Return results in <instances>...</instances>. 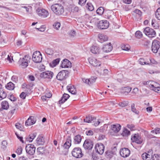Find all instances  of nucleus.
<instances>
[{
	"mask_svg": "<svg viewBox=\"0 0 160 160\" xmlns=\"http://www.w3.org/2000/svg\"><path fill=\"white\" fill-rule=\"evenodd\" d=\"M74 143L76 144H79L82 140V137L79 135L76 136L74 138Z\"/></svg>",
	"mask_w": 160,
	"mask_h": 160,
	"instance_id": "29",
	"label": "nucleus"
},
{
	"mask_svg": "<svg viewBox=\"0 0 160 160\" xmlns=\"http://www.w3.org/2000/svg\"><path fill=\"white\" fill-rule=\"evenodd\" d=\"M37 13L41 17L43 18L47 17L49 15L48 12L43 8H38L37 10Z\"/></svg>",
	"mask_w": 160,
	"mask_h": 160,
	"instance_id": "7",
	"label": "nucleus"
},
{
	"mask_svg": "<svg viewBox=\"0 0 160 160\" xmlns=\"http://www.w3.org/2000/svg\"><path fill=\"white\" fill-rule=\"evenodd\" d=\"M88 61L90 64L94 67H98L101 64V62L94 57L89 58Z\"/></svg>",
	"mask_w": 160,
	"mask_h": 160,
	"instance_id": "13",
	"label": "nucleus"
},
{
	"mask_svg": "<svg viewBox=\"0 0 160 160\" xmlns=\"http://www.w3.org/2000/svg\"><path fill=\"white\" fill-rule=\"evenodd\" d=\"M139 62L140 64L142 65L149 64V63L145 62L144 59L143 58H140L139 60Z\"/></svg>",
	"mask_w": 160,
	"mask_h": 160,
	"instance_id": "47",
	"label": "nucleus"
},
{
	"mask_svg": "<svg viewBox=\"0 0 160 160\" xmlns=\"http://www.w3.org/2000/svg\"><path fill=\"white\" fill-rule=\"evenodd\" d=\"M132 89V88L130 87H127L124 88L123 89L124 90V94L128 93L130 92Z\"/></svg>",
	"mask_w": 160,
	"mask_h": 160,
	"instance_id": "43",
	"label": "nucleus"
},
{
	"mask_svg": "<svg viewBox=\"0 0 160 160\" xmlns=\"http://www.w3.org/2000/svg\"><path fill=\"white\" fill-rule=\"evenodd\" d=\"M127 127L128 128L131 130H134V125L132 124H128L127 125Z\"/></svg>",
	"mask_w": 160,
	"mask_h": 160,
	"instance_id": "59",
	"label": "nucleus"
},
{
	"mask_svg": "<svg viewBox=\"0 0 160 160\" xmlns=\"http://www.w3.org/2000/svg\"><path fill=\"white\" fill-rule=\"evenodd\" d=\"M95 149L97 152L101 155L104 152V146L102 143H97L95 145Z\"/></svg>",
	"mask_w": 160,
	"mask_h": 160,
	"instance_id": "15",
	"label": "nucleus"
},
{
	"mask_svg": "<svg viewBox=\"0 0 160 160\" xmlns=\"http://www.w3.org/2000/svg\"><path fill=\"white\" fill-rule=\"evenodd\" d=\"M36 118L33 116H31L25 122L26 126H30L34 124L36 122Z\"/></svg>",
	"mask_w": 160,
	"mask_h": 160,
	"instance_id": "21",
	"label": "nucleus"
},
{
	"mask_svg": "<svg viewBox=\"0 0 160 160\" xmlns=\"http://www.w3.org/2000/svg\"><path fill=\"white\" fill-rule=\"evenodd\" d=\"M87 0H79L78 3L81 6L83 5L86 2Z\"/></svg>",
	"mask_w": 160,
	"mask_h": 160,
	"instance_id": "63",
	"label": "nucleus"
},
{
	"mask_svg": "<svg viewBox=\"0 0 160 160\" xmlns=\"http://www.w3.org/2000/svg\"><path fill=\"white\" fill-rule=\"evenodd\" d=\"M152 153V151H148V153L146 152L142 154V157L143 160H151Z\"/></svg>",
	"mask_w": 160,
	"mask_h": 160,
	"instance_id": "22",
	"label": "nucleus"
},
{
	"mask_svg": "<svg viewBox=\"0 0 160 160\" xmlns=\"http://www.w3.org/2000/svg\"><path fill=\"white\" fill-rule=\"evenodd\" d=\"M60 23L59 22L55 23L53 25L54 28L56 29L57 30H58V29L60 28Z\"/></svg>",
	"mask_w": 160,
	"mask_h": 160,
	"instance_id": "51",
	"label": "nucleus"
},
{
	"mask_svg": "<svg viewBox=\"0 0 160 160\" xmlns=\"http://www.w3.org/2000/svg\"><path fill=\"white\" fill-rule=\"evenodd\" d=\"M26 94L25 93L22 92L20 95V97L22 99H24L25 98Z\"/></svg>",
	"mask_w": 160,
	"mask_h": 160,
	"instance_id": "57",
	"label": "nucleus"
},
{
	"mask_svg": "<svg viewBox=\"0 0 160 160\" xmlns=\"http://www.w3.org/2000/svg\"><path fill=\"white\" fill-rule=\"evenodd\" d=\"M67 89L68 91L72 94H75L76 93V89L74 86L69 85L67 87Z\"/></svg>",
	"mask_w": 160,
	"mask_h": 160,
	"instance_id": "24",
	"label": "nucleus"
},
{
	"mask_svg": "<svg viewBox=\"0 0 160 160\" xmlns=\"http://www.w3.org/2000/svg\"><path fill=\"white\" fill-rule=\"evenodd\" d=\"M30 57L29 55H27L22 58H20L19 63L20 66L23 68H26L28 66V63L30 62Z\"/></svg>",
	"mask_w": 160,
	"mask_h": 160,
	"instance_id": "2",
	"label": "nucleus"
},
{
	"mask_svg": "<svg viewBox=\"0 0 160 160\" xmlns=\"http://www.w3.org/2000/svg\"><path fill=\"white\" fill-rule=\"evenodd\" d=\"M31 8L32 7L29 6L27 7L24 6L22 7L20 9L23 11H26L27 12H29L30 9H31Z\"/></svg>",
	"mask_w": 160,
	"mask_h": 160,
	"instance_id": "36",
	"label": "nucleus"
},
{
	"mask_svg": "<svg viewBox=\"0 0 160 160\" xmlns=\"http://www.w3.org/2000/svg\"><path fill=\"white\" fill-rule=\"evenodd\" d=\"M156 17L159 20H160V8H158L155 12Z\"/></svg>",
	"mask_w": 160,
	"mask_h": 160,
	"instance_id": "40",
	"label": "nucleus"
},
{
	"mask_svg": "<svg viewBox=\"0 0 160 160\" xmlns=\"http://www.w3.org/2000/svg\"><path fill=\"white\" fill-rule=\"evenodd\" d=\"M15 126L17 129H18L21 131L23 129V126L19 123H16L15 124Z\"/></svg>",
	"mask_w": 160,
	"mask_h": 160,
	"instance_id": "50",
	"label": "nucleus"
},
{
	"mask_svg": "<svg viewBox=\"0 0 160 160\" xmlns=\"http://www.w3.org/2000/svg\"><path fill=\"white\" fill-rule=\"evenodd\" d=\"M112 49V46L111 43L104 45L102 48V50L103 52H108L111 51Z\"/></svg>",
	"mask_w": 160,
	"mask_h": 160,
	"instance_id": "19",
	"label": "nucleus"
},
{
	"mask_svg": "<svg viewBox=\"0 0 160 160\" xmlns=\"http://www.w3.org/2000/svg\"><path fill=\"white\" fill-rule=\"evenodd\" d=\"M151 132L152 133H155L156 134H159L160 133V128H156L154 130L152 131Z\"/></svg>",
	"mask_w": 160,
	"mask_h": 160,
	"instance_id": "55",
	"label": "nucleus"
},
{
	"mask_svg": "<svg viewBox=\"0 0 160 160\" xmlns=\"http://www.w3.org/2000/svg\"><path fill=\"white\" fill-rule=\"evenodd\" d=\"M68 71L67 70H63L60 71L57 74L56 78L59 80L62 81L67 78Z\"/></svg>",
	"mask_w": 160,
	"mask_h": 160,
	"instance_id": "9",
	"label": "nucleus"
},
{
	"mask_svg": "<svg viewBox=\"0 0 160 160\" xmlns=\"http://www.w3.org/2000/svg\"><path fill=\"white\" fill-rule=\"evenodd\" d=\"M123 2L126 4H130L132 0H122Z\"/></svg>",
	"mask_w": 160,
	"mask_h": 160,
	"instance_id": "60",
	"label": "nucleus"
},
{
	"mask_svg": "<svg viewBox=\"0 0 160 160\" xmlns=\"http://www.w3.org/2000/svg\"><path fill=\"white\" fill-rule=\"evenodd\" d=\"M5 87L7 89L12 90H13L14 88V84L11 82H10L8 83L6 85Z\"/></svg>",
	"mask_w": 160,
	"mask_h": 160,
	"instance_id": "31",
	"label": "nucleus"
},
{
	"mask_svg": "<svg viewBox=\"0 0 160 160\" xmlns=\"http://www.w3.org/2000/svg\"><path fill=\"white\" fill-rule=\"evenodd\" d=\"M36 29H38V30L42 32L44 31L45 30V28L44 26H42L40 28H36Z\"/></svg>",
	"mask_w": 160,
	"mask_h": 160,
	"instance_id": "58",
	"label": "nucleus"
},
{
	"mask_svg": "<svg viewBox=\"0 0 160 160\" xmlns=\"http://www.w3.org/2000/svg\"><path fill=\"white\" fill-rule=\"evenodd\" d=\"M86 7L90 11H92L94 9L93 6L91 3H88Z\"/></svg>",
	"mask_w": 160,
	"mask_h": 160,
	"instance_id": "42",
	"label": "nucleus"
},
{
	"mask_svg": "<svg viewBox=\"0 0 160 160\" xmlns=\"http://www.w3.org/2000/svg\"><path fill=\"white\" fill-rule=\"evenodd\" d=\"M122 49L126 51L130 49L129 46L128 45H122Z\"/></svg>",
	"mask_w": 160,
	"mask_h": 160,
	"instance_id": "56",
	"label": "nucleus"
},
{
	"mask_svg": "<svg viewBox=\"0 0 160 160\" xmlns=\"http://www.w3.org/2000/svg\"><path fill=\"white\" fill-rule=\"evenodd\" d=\"M1 106L3 109L5 110L8 109L9 107L8 103L6 101H4L2 102Z\"/></svg>",
	"mask_w": 160,
	"mask_h": 160,
	"instance_id": "33",
	"label": "nucleus"
},
{
	"mask_svg": "<svg viewBox=\"0 0 160 160\" xmlns=\"http://www.w3.org/2000/svg\"><path fill=\"white\" fill-rule=\"evenodd\" d=\"M54 73L52 72L47 71L41 73L40 76L42 78L51 79Z\"/></svg>",
	"mask_w": 160,
	"mask_h": 160,
	"instance_id": "8",
	"label": "nucleus"
},
{
	"mask_svg": "<svg viewBox=\"0 0 160 160\" xmlns=\"http://www.w3.org/2000/svg\"><path fill=\"white\" fill-rule=\"evenodd\" d=\"M6 96V93L3 91L0 92V100L5 98Z\"/></svg>",
	"mask_w": 160,
	"mask_h": 160,
	"instance_id": "41",
	"label": "nucleus"
},
{
	"mask_svg": "<svg viewBox=\"0 0 160 160\" xmlns=\"http://www.w3.org/2000/svg\"><path fill=\"white\" fill-rule=\"evenodd\" d=\"M135 105L134 103L132 104L131 107V109L132 112L135 113L136 114H138L139 113V111L137 109L135 108Z\"/></svg>",
	"mask_w": 160,
	"mask_h": 160,
	"instance_id": "39",
	"label": "nucleus"
},
{
	"mask_svg": "<svg viewBox=\"0 0 160 160\" xmlns=\"http://www.w3.org/2000/svg\"><path fill=\"white\" fill-rule=\"evenodd\" d=\"M45 51L46 53L49 55H52L53 53V50L50 48H46Z\"/></svg>",
	"mask_w": 160,
	"mask_h": 160,
	"instance_id": "48",
	"label": "nucleus"
},
{
	"mask_svg": "<svg viewBox=\"0 0 160 160\" xmlns=\"http://www.w3.org/2000/svg\"><path fill=\"white\" fill-rule=\"evenodd\" d=\"M131 140L133 142H135L138 144H141L142 142V139L138 134L132 135Z\"/></svg>",
	"mask_w": 160,
	"mask_h": 160,
	"instance_id": "11",
	"label": "nucleus"
},
{
	"mask_svg": "<svg viewBox=\"0 0 160 160\" xmlns=\"http://www.w3.org/2000/svg\"><path fill=\"white\" fill-rule=\"evenodd\" d=\"M72 154L73 157L76 158H81L83 155L81 149L79 147L74 148L72 151Z\"/></svg>",
	"mask_w": 160,
	"mask_h": 160,
	"instance_id": "4",
	"label": "nucleus"
},
{
	"mask_svg": "<svg viewBox=\"0 0 160 160\" xmlns=\"http://www.w3.org/2000/svg\"><path fill=\"white\" fill-rule=\"evenodd\" d=\"M60 59L59 58H57L55 60H53L52 62L49 63L50 66L53 68L55 67L57 64H58L60 62Z\"/></svg>",
	"mask_w": 160,
	"mask_h": 160,
	"instance_id": "30",
	"label": "nucleus"
},
{
	"mask_svg": "<svg viewBox=\"0 0 160 160\" xmlns=\"http://www.w3.org/2000/svg\"><path fill=\"white\" fill-rule=\"evenodd\" d=\"M154 81H148L147 82L144 81L142 83V84L144 85H148V87H149L150 88H151V86H152V85H153V82H154Z\"/></svg>",
	"mask_w": 160,
	"mask_h": 160,
	"instance_id": "35",
	"label": "nucleus"
},
{
	"mask_svg": "<svg viewBox=\"0 0 160 160\" xmlns=\"http://www.w3.org/2000/svg\"><path fill=\"white\" fill-rule=\"evenodd\" d=\"M119 152L121 156L124 158H126L129 156L130 152L128 148H124L121 149Z\"/></svg>",
	"mask_w": 160,
	"mask_h": 160,
	"instance_id": "17",
	"label": "nucleus"
},
{
	"mask_svg": "<svg viewBox=\"0 0 160 160\" xmlns=\"http://www.w3.org/2000/svg\"><path fill=\"white\" fill-rule=\"evenodd\" d=\"M93 146V143L90 139L85 140L83 144V147L85 149H91L92 148Z\"/></svg>",
	"mask_w": 160,
	"mask_h": 160,
	"instance_id": "16",
	"label": "nucleus"
},
{
	"mask_svg": "<svg viewBox=\"0 0 160 160\" xmlns=\"http://www.w3.org/2000/svg\"><path fill=\"white\" fill-rule=\"evenodd\" d=\"M82 80L83 82L88 85L92 84L90 78L88 79L83 78L82 79Z\"/></svg>",
	"mask_w": 160,
	"mask_h": 160,
	"instance_id": "49",
	"label": "nucleus"
},
{
	"mask_svg": "<svg viewBox=\"0 0 160 160\" xmlns=\"http://www.w3.org/2000/svg\"><path fill=\"white\" fill-rule=\"evenodd\" d=\"M37 133L36 132H34L33 133L31 134L27 137V140L29 142H32L35 137H36L37 136Z\"/></svg>",
	"mask_w": 160,
	"mask_h": 160,
	"instance_id": "32",
	"label": "nucleus"
},
{
	"mask_svg": "<svg viewBox=\"0 0 160 160\" xmlns=\"http://www.w3.org/2000/svg\"><path fill=\"white\" fill-rule=\"evenodd\" d=\"M72 66V64L71 62L68 59H65L62 61V63L60 66L62 68H71Z\"/></svg>",
	"mask_w": 160,
	"mask_h": 160,
	"instance_id": "18",
	"label": "nucleus"
},
{
	"mask_svg": "<svg viewBox=\"0 0 160 160\" xmlns=\"http://www.w3.org/2000/svg\"><path fill=\"white\" fill-rule=\"evenodd\" d=\"M91 52L94 54H98L100 52V49L98 46H93L91 48Z\"/></svg>",
	"mask_w": 160,
	"mask_h": 160,
	"instance_id": "25",
	"label": "nucleus"
},
{
	"mask_svg": "<svg viewBox=\"0 0 160 160\" xmlns=\"http://www.w3.org/2000/svg\"><path fill=\"white\" fill-rule=\"evenodd\" d=\"M128 102H123L119 104V106L122 107H126L128 105Z\"/></svg>",
	"mask_w": 160,
	"mask_h": 160,
	"instance_id": "53",
	"label": "nucleus"
},
{
	"mask_svg": "<svg viewBox=\"0 0 160 160\" xmlns=\"http://www.w3.org/2000/svg\"><path fill=\"white\" fill-rule=\"evenodd\" d=\"M111 128L112 132L117 133L121 129V126L119 124H113L111 125Z\"/></svg>",
	"mask_w": 160,
	"mask_h": 160,
	"instance_id": "20",
	"label": "nucleus"
},
{
	"mask_svg": "<svg viewBox=\"0 0 160 160\" xmlns=\"http://www.w3.org/2000/svg\"><path fill=\"white\" fill-rule=\"evenodd\" d=\"M5 56H6V57H7V59L10 62H12V61H13V59L12 58V57L11 56V54H10V55H7L5 53V52H3V54L2 57V58H4V57Z\"/></svg>",
	"mask_w": 160,
	"mask_h": 160,
	"instance_id": "34",
	"label": "nucleus"
},
{
	"mask_svg": "<svg viewBox=\"0 0 160 160\" xmlns=\"http://www.w3.org/2000/svg\"><path fill=\"white\" fill-rule=\"evenodd\" d=\"M17 138L21 141L22 143H24V141L23 140V138L22 137L20 136L19 135L16 133Z\"/></svg>",
	"mask_w": 160,
	"mask_h": 160,
	"instance_id": "62",
	"label": "nucleus"
},
{
	"mask_svg": "<svg viewBox=\"0 0 160 160\" xmlns=\"http://www.w3.org/2000/svg\"><path fill=\"white\" fill-rule=\"evenodd\" d=\"M104 9L102 7H100L96 11L97 13L100 15H102L104 12Z\"/></svg>",
	"mask_w": 160,
	"mask_h": 160,
	"instance_id": "38",
	"label": "nucleus"
},
{
	"mask_svg": "<svg viewBox=\"0 0 160 160\" xmlns=\"http://www.w3.org/2000/svg\"><path fill=\"white\" fill-rule=\"evenodd\" d=\"M143 32L149 38L154 37L156 35L155 31L149 27L145 28L143 30Z\"/></svg>",
	"mask_w": 160,
	"mask_h": 160,
	"instance_id": "6",
	"label": "nucleus"
},
{
	"mask_svg": "<svg viewBox=\"0 0 160 160\" xmlns=\"http://www.w3.org/2000/svg\"><path fill=\"white\" fill-rule=\"evenodd\" d=\"M36 142L38 145H43L45 142L43 137L41 136H38L36 139Z\"/></svg>",
	"mask_w": 160,
	"mask_h": 160,
	"instance_id": "26",
	"label": "nucleus"
},
{
	"mask_svg": "<svg viewBox=\"0 0 160 160\" xmlns=\"http://www.w3.org/2000/svg\"><path fill=\"white\" fill-rule=\"evenodd\" d=\"M135 36L137 38H140L142 37V34L140 31H137L135 32Z\"/></svg>",
	"mask_w": 160,
	"mask_h": 160,
	"instance_id": "45",
	"label": "nucleus"
},
{
	"mask_svg": "<svg viewBox=\"0 0 160 160\" xmlns=\"http://www.w3.org/2000/svg\"><path fill=\"white\" fill-rule=\"evenodd\" d=\"M68 34L71 38H73L76 36V32L74 30H71L68 32Z\"/></svg>",
	"mask_w": 160,
	"mask_h": 160,
	"instance_id": "44",
	"label": "nucleus"
},
{
	"mask_svg": "<svg viewBox=\"0 0 160 160\" xmlns=\"http://www.w3.org/2000/svg\"><path fill=\"white\" fill-rule=\"evenodd\" d=\"M51 8L53 12L57 15H61L64 12V8L61 4L53 5L51 6Z\"/></svg>",
	"mask_w": 160,
	"mask_h": 160,
	"instance_id": "1",
	"label": "nucleus"
},
{
	"mask_svg": "<svg viewBox=\"0 0 160 160\" xmlns=\"http://www.w3.org/2000/svg\"><path fill=\"white\" fill-rule=\"evenodd\" d=\"M22 148L20 147L18 148L16 151V152L18 155H20L22 153Z\"/></svg>",
	"mask_w": 160,
	"mask_h": 160,
	"instance_id": "52",
	"label": "nucleus"
},
{
	"mask_svg": "<svg viewBox=\"0 0 160 160\" xmlns=\"http://www.w3.org/2000/svg\"><path fill=\"white\" fill-rule=\"evenodd\" d=\"M27 152L30 155H33L35 152V147L32 144H28L26 147Z\"/></svg>",
	"mask_w": 160,
	"mask_h": 160,
	"instance_id": "14",
	"label": "nucleus"
},
{
	"mask_svg": "<svg viewBox=\"0 0 160 160\" xmlns=\"http://www.w3.org/2000/svg\"><path fill=\"white\" fill-rule=\"evenodd\" d=\"M86 133L87 135L88 136L92 135L93 134V132L91 130H89L88 131H87L86 132Z\"/></svg>",
	"mask_w": 160,
	"mask_h": 160,
	"instance_id": "61",
	"label": "nucleus"
},
{
	"mask_svg": "<svg viewBox=\"0 0 160 160\" xmlns=\"http://www.w3.org/2000/svg\"><path fill=\"white\" fill-rule=\"evenodd\" d=\"M32 60L33 61L36 63L40 62L42 60V57L41 54L39 51L34 52L32 55Z\"/></svg>",
	"mask_w": 160,
	"mask_h": 160,
	"instance_id": "5",
	"label": "nucleus"
},
{
	"mask_svg": "<svg viewBox=\"0 0 160 160\" xmlns=\"http://www.w3.org/2000/svg\"><path fill=\"white\" fill-rule=\"evenodd\" d=\"M160 48V42L157 40H154L152 43V50L153 53H157Z\"/></svg>",
	"mask_w": 160,
	"mask_h": 160,
	"instance_id": "10",
	"label": "nucleus"
},
{
	"mask_svg": "<svg viewBox=\"0 0 160 160\" xmlns=\"http://www.w3.org/2000/svg\"><path fill=\"white\" fill-rule=\"evenodd\" d=\"M130 134V132L127 128H124L123 130V132L122 133V135L123 136H127Z\"/></svg>",
	"mask_w": 160,
	"mask_h": 160,
	"instance_id": "37",
	"label": "nucleus"
},
{
	"mask_svg": "<svg viewBox=\"0 0 160 160\" xmlns=\"http://www.w3.org/2000/svg\"><path fill=\"white\" fill-rule=\"evenodd\" d=\"M153 84L150 89L158 93H160V87L159 84L155 82H153Z\"/></svg>",
	"mask_w": 160,
	"mask_h": 160,
	"instance_id": "23",
	"label": "nucleus"
},
{
	"mask_svg": "<svg viewBox=\"0 0 160 160\" xmlns=\"http://www.w3.org/2000/svg\"><path fill=\"white\" fill-rule=\"evenodd\" d=\"M152 160H160V155L154 154L152 157Z\"/></svg>",
	"mask_w": 160,
	"mask_h": 160,
	"instance_id": "46",
	"label": "nucleus"
},
{
	"mask_svg": "<svg viewBox=\"0 0 160 160\" xmlns=\"http://www.w3.org/2000/svg\"><path fill=\"white\" fill-rule=\"evenodd\" d=\"M134 12L138 15L139 16H141L142 15L141 12L138 9H136L134 11Z\"/></svg>",
	"mask_w": 160,
	"mask_h": 160,
	"instance_id": "64",
	"label": "nucleus"
},
{
	"mask_svg": "<svg viewBox=\"0 0 160 160\" xmlns=\"http://www.w3.org/2000/svg\"><path fill=\"white\" fill-rule=\"evenodd\" d=\"M96 118H95L94 117L89 115L86 116V118L84 119V121L86 122L91 123L92 121L96 120Z\"/></svg>",
	"mask_w": 160,
	"mask_h": 160,
	"instance_id": "28",
	"label": "nucleus"
},
{
	"mask_svg": "<svg viewBox=\"0 0 160 160\" xmlns=\"http://www.w3.org/2000/svg\"><path fill=\"white\" fill-rule=\"evenodd\" d=\"M98 37L100 42H101L107 41L108 38L107 36L102 34H99L98 36Z\"/></svg>",
	"mask_w": 160,
	"mask_h": 160,
	"instance_id": "27",
	"label": "nucleus"
},
{
	"mask_svg": "<svg viewBox=\"0 0 160 160\" xmlns=\"http://www.w3.org/2000/svg\"><path fill=\"white\" fill-rule=\"evenodd\" d=\"M109 26L108 22L106 20H102L98 23L97 27L100 29H106L108 28Z\"/></svg>",
	"mask_w": 160,
	"mask_h": 160,
	"instance_id": "12",
	"label": "nucleus"
},
{
	"mask_svg": "<svg viewBox=\"0 0 160 160\" xmlns=\"http://www.w3.org/2000/svg\"><path fill=\"white\" fill-rule=\"evenodd\" d=\"M106 153V155L108 156L109 158H111L113 156V153L112 152V151H111L109 150L107 151Z\"/></svg>",
	"mask_w": 160,
	"mask_h": 160,
	"instance_id": "54",
	"label": "nucleus"
},
{
	"mask_svg": "<svg viewBox=\"0 0 160 160\" xmlns=\"http://www.w3.org/2000/svg\"><path fill=\"white\" fill-rule=\"evenodd\" d=\"M71 137H68L66 142L64 143L62 148V149L63 150L62 151V153L64 154L67 155L68 154V149L71 145Z\"/></svg>",
	"mask_w": 160,
	"mask_h": 160,
	"instance_id": "3",
	"label": "nucleus"
}]
</instances>
